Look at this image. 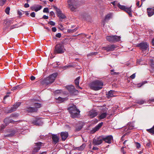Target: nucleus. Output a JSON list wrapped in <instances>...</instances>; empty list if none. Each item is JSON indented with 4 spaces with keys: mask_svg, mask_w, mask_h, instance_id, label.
<instances>
[{
    "mask_svg": "<svg viewBox=\"0 0 154 154\" xmlns=\"http://www.w3.org/2000/svg\"><path fill=\"white\" fill-rule=\"evenodd\" d=\"M103 85V83L102 82L97 80L92 82L90 86L92 90L97 91L102 89Z\"/></svg>",
    "mask_w": 154,
    "mask_h": 154,
    "instance_id": "f257e3e1",
    "label": "nucleus"
},
{
    "mask_svg": "<svg viewBox=\"0 0 154 154\" xmlns=\"http://www.w3.org/2000/svg\"><path fill=\"white\" fill-rule=\"evenodd\" d=\"M57 75V73L56 72L52 74L42 81V83L44 85H48L52 83L55 80Z\"/></svg>",
    "mask_w": 154,
    "mask_h": 154,
    "instance_id": "f03ea898",
    "label": "nucleus"
},
{
    "mask_svg": "<svg viewBox=\"0 0 154 154\" xmlns=\"http://www.w3.org/2000/svg\"><path fill=\"white\" fill-rule=\"evenodd\" d=\"M68 110L72 118L77 117L80 112V110L77 109L75 106L73 105L68 108Z\"/></svg>",
    "mask_w": 154,
    "mask_h": 154,
    "instance_id": "7ed1b4c3",
    "label": "nucleus"
},
{
    "mask_svg": "<svg viewBox=\"0 0 154 154\" xmlns=\"http://www.w3.org/2000/svg\"><path fill=\"white\" fill-rule=\"evenodd\" d=\"M67 3L70 10L74 11L79 6L78 0H68Z\"/></svg>",
    "mask_w": 154,
    "mask_h": 154,
    "instance_id": "20e7f679",
    "label": "nucleus"
},
{
    "mask_svg": "<svg viewBox=\"0 0 154 154\" xmlns=\"http://www.w3.org/2000/svg\"><path fill=\"white\" fill-rule=\"evenodd\" d=\"M65 49L62 44H59L56 45L54 51L55 54H62L64 52Z\"/></svg>",
    "mask_w": 154,
    "mask_h": 154,
    "instance_id": "39448f33",
    "label": "nucleus"
},
{
    "mask_svg": "<svg viewBox=\"0 0 154 154\" xmlns=\"http://www.w3.org/2000/svg\"><path fill=\"white\" fill-rule=\"evenodd\" d=\"M121 37L117 35H111L108 36L106 37V39L107 41L110 42L114 43L119 42L120 40Z\"/></svg>",
    "mask_w": 154,
    "mask_h": 154,
    "instance_id": "423d86ee",
    "label": "nucleus"
},
{
    "mask_svg": "<svg viewBox=\"0 0 154 154\" xmlns=\"http://www.w3.org/2000/svg\"><path fill=\"white\" fill-rule=\"evenodd\" d=\"M117 6L121 9L127 12L130 16L131 17V7L127 8L124 5H122L120 4H117Z\"/></svg>",
    "mask_w": 154,
    "mask_h": 154,
    "instance_id": "0eeeda50",
    "label": "nucleus"
},
{
    "mask_svg": "<svg viewBox=\"0 0 154 154\" xmlns=\"http://www.w3.org/2000/svg\"><path fill=\"white\" fill-rule=\"evenodd\" d=\"M103 141V136H100L93 140V144L94 145H99L102 143Z\"/></svg>",
    "mask_w": 154,
    "mask_h": 154,
    "instance_id": "6e6552de",
    "label": "nucleus"
},
{
    "mask_svg": "<svg viewBox=\"0 0 154 154\" xmlns=\"http://www.w3.org/2000/svg\"><path fill=\"white\" fill-rule=\"evenodd\" d=\"M137 46L140 48V49L142 50L143 52L146 50L149 47V45L147 43L141 42L137 45Z\"/></svg>",
    "mask_w": 154,
    "mask_h": 154,
    "instance_id": "1a4fd4ad",
    "label": "nucleus"
},
{
    "mask_svg": "<svg viewBox=\"0 0 154 154\" xmlns=\"http://www.w3.org/2000/svg\"><path fill=\"white\" fill-rule=\"evenodd\" d=\"M54 8L56 10L57 12V16L60 18L64 19L66 18L65 15L62 13L60 9L58 8L55 6H53Z\"/></svg>",
    "mask_w": 154,
    "mask_h": 154,
    "instance_id": "9d476101",
    "label": "nucleus"
},
{
    "mask_svg": "<svg viewBox=\"0 0 154 154\" xmlns=\"http://www.w3.org/2000/svg\"><path fill=\"white\" fill-rule=\"evenodd\" d=\"M116 48V46L114 45H108L107 46L102 47V49L106 50L107 51H112L114 50Z\"/></svg>",
    "mask_w": 154,
    "mask_h": 154,
    "instance_id": "9b49d317",
    "label": "nucleus"
},
{
    "mask_svg": "<svg viewBox=\"0 0 154 154\" xmlns=\"http://www.w3.org/2000/svg\"><path fill=\"white\" fill-rule=\"evenodd\" d=\"M43 143L41 142L35 143V147L32 151L33 154H35V153L37 152L40 149L41 146H42L41 145Z\"/></svg>",
    "mask_w": 154,
    "mask_h": 154,
    "instance_id": "f8f14e48",
    "label": "nucleus"
},
{
    "mask_svg": "<svg viewBox=\"0 0 154 154\" xmlns=\"http://www.w3.org/2000/svg\"><path fill=\"white\" fill-rule=\"evenodd\" d=\"M84 125L83 122L80 121L77 123L75 129V131L76 132L79 131L82 129Z\"/></svg>",
    "mask_w": 154,
    "mask_h": 154,
    "instance_id": "ddd939ff",
    "label": "nucleus"
},
{
    "mask_svg": "<svg viewBox=\"0 0 154 154\" xmlns=\"http://www.w3.org/2000/svg\"><path fill=\"white\" fill-rule=\"evenodd\" d=\"M66 88L69 92L72 94H75L78 92V91L75 88L74 86H69L66 87Z\"/></svg>",
    "mask_w": 154,
    "mask_h": 154,
    "instance_id": "4468645a",
    "label": "nucleus"
},
{
    "mask_svg": "<svg viewBox=\"0 0 154 154\" xmlns=\"http://www.w3.org/2000/svg\"><path fill=\"white\" fill-rule=\"evenodd\" d=\"M103 141L108 143H110L113 140V137L111 135L104 136H103Z\"/></svg>",
    "mask_w": 154,
    "mask_h": 154,
    "instance_id": "2eb2a0df",
    "label": "nucleus"
},
{
    "mask_svg": "<svg viewBox=\"0 0 154 154\" xmlns=\"http://www.w3.org/2000/svg\"><path fill=\"white\" fill-rule=\"evenodd\" d=\"M21 103L20 102H18L15 103L14 104L13 107H11V109L9 110V111L8 112L11 113L12 112L15 111L17 109L20 105Z\"/></svg>",
    "mask_w": 154,
    "mask_h": 154,
    "instance_id": "dca6fc26",
    "label": "nucleus"
},
{
    "mask_svg": "<svg viewBox=\"0 0 154 154\" xmlns=\"http://www.w3.org/2000/svg\"><path fill=\"white\" fill-rule=\"evenodd\" d=\"M103 125V122H102L98 125L97 126H96L95 127L92 129L91 131V133H94L98 130Z\"/></svg>",
    "mask_w": 154,
    "mask_h": 154,
    "instance_id": "f3484780",
    "label": "nucleus"
},
{
    "mask_svg": "<svg viewBox=\"0 0 154 154\" xmlns=\"http://www.w3.org/2000/svg\"><path fill=\"white\" fill-rule=\"evenodd\" d=\"M60 137L62 140L65 141L68 136V133L67 132H62L60 133Z\"/></svg>",
    "mask_w": 154,
    "mask_h": 154,
    "instance_id": "a211bd4d",
    "label": "nucleus"
},
{
    "mask_svg": "<svg viewBox=\"0 0 154 154\" xmlns=\"http://www.w3.org/2000/svg\"><path fill=\"white\" fill-rule=\"evenodd\" d=\"M36 126H41L43 124V122L40 119H36L32 122Z\"/></svg>",
    "mask_w": 154,
    "mask_h": 154,
    "instance_id": "6ab92c4d",
    "label": "nucleus"
},
{
    "mask_svg": "<svg viewBox=\"0 0 154 154\" xmlns=\"http://www.w3.org/2000/svg\"><path fill=\"white\" fill-rule=\"evenodd\" d=\"M26 110L28 112H36L38 109L33 107H27L26 108Z\"/></svg>",
    "mask_w": 154,
    "mask_h": 154,
    "instance_id": "aec40b11",
    "label": "nucleus"
},
{
    "mask_svg": "<svg viewBox=\"0 0 154 154\" xmlns=\"http://www.w3.org/2000/svg\"><path fill=\"white\" fill-rule=\"evenodd\" d=\"M52 139L53 140V143L55 144H56L57 143L59 142V138L56 135L54 134H52Z\"/></svg>",
    "mask_w": 154,
    "mask_h": 154,
    "instance_id": "412c9836",
    "label": "nucleus"
},
{
    "mask_svg": "<svg viewBox=\"0 0 154 154\" xmlns=\"http://www.w3.org/2000/svg\"><path fill=\"white\" fill-rule=\"evenodd\" d=\"M89 115L91 118H92L97 115V112L96 111L92 110L89 111Z\"/></svg>",
    "mask_w": 154,
    "mask_h": 154,
    "instance_id": "4be33fe9",
    "label": "nucleus"
},
{
    "mask_svg": "<svg viewBox=\"0 0 154 154\" xmlns=\"http://www.w3.org/2000/svg\"><path fill=\"white\" fill-rule=\"evenodd\" d=\"M42 6L41 5H34L31 7V9L32 11L37 12L42 8Z\"/></svg>",
    "mask_w": 154,
    "mask_h": 154,
    "instance_id": "5701e85b",
    "label": "nucleus"
},
{
    "mask_svg": "<svg viewBox=\"0 0 154 154\" xmlns=\"http://www.w3.org/2000/svg\"><path fill=\"white\" fill-rule=\"evenodd\" d=\"M148 14L149 17H151L154 14V9L151 8H147V9Z\"/></svg>",
    "mask_w": 154,
    "mask_h": 154,
    "instance_id": "b1692460",
    "label": "nucleus"
},
{
    "mask_svg": "<svg viewBox=\"0 0 154 154\" xmlns=\"http://www.w3.org/2000/svg\"><path fill=\"white\" fill-rule=\"evenodd\" d=\"M80 79V77L79 76L76 78L75 80V83L76 85V87L77 88H79L82 89V88L79 86V80Z\"/></svg>",
    "mask_w": 154,
    "mask_h": 154,
    "instance_id": "393cba45",
    "label": "nucleus"
},
{
    "mask_svg": "<svg viewBox=\"0 0 154 154\" xmlns=\"http://www.w3.org/2000/svg\"><path fill=\"white\" fill-rule=\"evenodd\" d=\"M107 115V114L106 112L104 111V112H101L98 116L99 119H103L106 117Z\"/></svg>",
    "mask_w": 154,
    "mask_h": 154,
    "instance_id": "a878e982",
    "label": "nucleus"
},
{
    "mask_svg": "<svg viewBox=\"0 0 154 154\" xmlns=\"http://www.w3.org/2000/svg\"><path fill=\"white\" fill-rule=\"evenodd\" d=\"M4 122L5 123V124H6V125H7L9 123H13L14 122V121L10 119L9 118H5V119L4 120Z\"/></svg>",
    "mask_w": 154,
    "mask_h": 154,
    "instance_id": "bb28decb",
    "label": "nucleus"
},
{
    "mask_svg": "<svg viewBox=\"0 0 154 154\" xmlns=\"http://www.w3.org/2000/svg\"><path fill=\"white\" fill-rule=\"evenodd\" d=\"M115 92L114 91L110 90L109 91L108 94H107V97H111L113 96H115V95H114Z\"/></svg>",
    "mask_w": 154,
    "mask_h": 154,
    "instance_id": "cd10ccee",
    "label": "nucleus"
},
{
    "mask_svg": "<svg viewBox=\"0 0 154 154\" xmlns=\"http://www.w3.org/2000/svg\"><path fill=\"white\" fill-rule=\"evenodd\" d=\"M66 100V98H62L60 97H59L57 99L56 102L58 103H60Z\"/></svg>",
    "mask_w": 154,
    "mask_h": 154,
    "instance_id": "c85d7f7f",
    "label": "nucleus"
},
{
    "mask_svg": "<svg viewBox=\"0 0 154 154\" xmlns=\"http://www.w3.org/2000/svg\"><path fill=\"white\" fill-rule=\"evenodd\" d=\"M85 146V144L83 143L82 145L80 146V147H77L76 149L82 151L83 150Z\"/></svg>",
    "mask_w": 154,
    "mask_h": 154,
    "instance_id": "c756f323",
    "label": "nucleus"
},
{
    "mask_svg": "<svg viewBox=\"0 0 154 154\" xmlns=\"http://www.w3.org/2000/svg\"><path fill=\"white\" fill-rule=\"evenodd\" d=\"M146 131L152 134H154V125L152 128L149 129H147Z\"/></svg>",
    "mask_w": 154,
    "mask_h": 154,
    "instance_id": "7c9ffc66",
    "label": "nucleus"
},
{
    "mask_svg": "<svg viewBox=\"0 0 154 154\" xmlns=\"http://www.w3.org/2000/svg\"><path fill=\"white\" fill-rule=\"evenodd\" d=\"M78 29L76 27L74 29H68L67 30V32L69 33H73L75 32Z\"/></svg>",
    "mask_w": 154,
    "mask_h": 154,
    "instance_id": "2f4dec72",
    "label": "nucleus"
},
{
    "mask_svg": "<svg viewBox=\"0 0 154 154\" xmlns=\"http://www.w3.org/2000/svg\"><path fill=\"white\" fill-rule=\"evenodd\" d=\"M34 106H35L34 108H36L37 109L41 107V105L38 103H35L34 104Z\"/></svg>",
    "mask_w": 154,
    "mask_h": 154,
    "instance_id": "473e14b6",
    "label": "nucleus"
},
{
    "mask_svg": "<svg viewBox=\"0 0 154 154\" xmlns=\"http://www.w3.org/2000/svg\"><path fill=\"white\" fill-rule=\"evenodd\" d=\"M19 27V26L18 24H16L15 25H12L11 26L10 28V29L11 30L12 29H13L15 28H17Z\"/></svg>",
    "mask_w": 154,
    "mask_h": 154,
    "instance_id": "72a5a7b5",
    "label": "nucleus"
},
{
    "mask_svg": "<svg viewBox=\"0 0 154 154\" xmlns=\"http://www.w3.org/2000/svg\"><path fill=\"white\" fill-rule=\"evenodd\" d=\"M112 16V14H108L105 17V20H109L110 18Z\"/></svg>",
    "mask_w": 154,
    "mask_h": 154,
    "instance_id": "f704fd0d",
    "label": "nucleus"
},
{
    "mask_svg": "<svg viewBox=\"0 0 154 154\" xmlns=\"http://www.w3.org/2000/svg\"><path fill=\"white\" fill-rule=\"evenodd\" d=\"M137 103L140 105H142L144 103L145 101L143 100H138Z\"/></svg>",
    "mask_w": 154,
    "mask_h": 154,
    "instance_id": "c9c22d12",
    "label": "nucleus"
},
{
    "mask_svg": "<svg viewBox=\"0 0 154 154\" xmlns=\"http://www.w3.org/2000/svg\"><path fill=\"white\" fill-rule=\"evenodd\" d=\"M15 134L14 131L12 132L10 134L6 135L7 137H12L14 136Z\"/></svg>",
    "mask_w": 154,
    "mask_h": 154,
    "instance_id": "e433bc0d",
    "label": "nucleus"
},
{
    "mask_svg": "<svg viewBox=\"0 0 154 154\" xmlns=\"http://www.w3.org/2000/svg\"><path fill=\"white\" fill-rule=\"evenodd\" d=\"M10 8L9 7H8L5 10V13L8 14H9Z\"/></svg>",
    "mask_w": 154,
    "mask_h": 154,
    "instance_id": "4c0bfd02",
    "label": "nucleus"
},
{
    "mask_svg": "<svg viewBox=\"0 0 154 154\" xmlns=\"http://www.w3.org/2000/svg\"><path fill=\"white\" fill-rule=\"evenodd\" d=\"M111 3L115 7H116L117 5V4H118L117 3V2L116 1H114Z\"/></svg>",
    "mask_w": 154,
    "mask_h": 154,
    "instance_id": "58836bf2",
    "label": "nucleus"
},
{
    "mask_svg": "<svg viewBox=\"0 0 154 154\" xmlns=\"http://www.w3.org/2000/svg\"><path fill=\"white\" fill-rule=\"evenodd\" d=\"M6 0H0V5L2 6L5 2Z\"/></svg>",
    "mask_w": 154,
    "mask_h": 154,
    "instance_id": "ea45409f",
    "label": "nucleus"
},
{
    "mask_svg": "<svg viewBox=\"0 0 154 154\" xmlns=\"http://www.w3.org/2000/svg\"><path fill=\"white\" fill-rule=\"evenodd\" d=\"M48 24L51 26H54L55 23L53 21H51L48 22Z\"/></svg>",
    "mask_w": 154,
    "mask_h": 154,
    "instance_id": "a19ab883",
    "label": "nucleus"
},
{
    "mask_svg": "<svg viewBox=\"0 0 154 154\" xmlns=\"http://www.w3.org/2000/svg\"><path fill=\"white\" fill-rule=\"evenodd\" d=\"M43 12L44 13H48L49 10L48 8H45L43 9Z\"/></svg>",
    "mask_w": 154,
    "mask_h": 154,
    "instance_id": "79ce46f5",
    "label": "nucleus"
},
{
    "mask_svg": "<svg viewBox=\"0 0 154 154\" xmlns=\"http://www.w3.org/2000/svg\"><path fill=\"white\" fill-rule=\"evenodd\" d=\"M97 54V52H93L91 53L90 54H89L88 56H92L93 55H96Z\"/></svg>",
    "mask_w": 154,
    "mask_h": 154,
    "instance_id": "37998d69",
    "label": "nucleus"
},
{
    "mask_svg": "<svg viewBox=\"0 0 154 154\" xmlns=\"http://www.w3.org/2000/svg\"><path fill=\"white\" fill-rule=\"evenodd\" d=\"M30 15L32 17H34L35 16V13L34 12H32L30 14Z\"/></svg>",
    "mask_w": 154,
    "mask_h": 154,
    "instance_id": "c03bdc74",
    "label": "nucleus"
},
{
    "mask_svg": "<svg viewBox=\"0 0 154 154\" xmlns=\"http://www.w3.org/2000/svg\"><path fill=\"white\" fill-rule=\"evenodd\" d=\"M61 34L60 33H59L56 35V36L59 38H60L61 37Z\"/></svg>",
    "mask_w": 154,
    "mask_h": 154,
    "instance_id": "a18cd8bd",
    "label": "nucleus"
},
{
    "mask_svg": "<svg viewBox=\"0 0 154 154\" xmlns=\"http://www.w3.org/2000/svg\"><path fill=\"white\" fill-rule=\"evenodd\" d=\"M136 147L138 149L140 147V145L139 143H136Z\"/></svg>",
    "mask_w": 154,
    "mask_h": 154,
    "instance_id": "49530a36",
    "label": "nucleus"
},
{
    "mask_svg": "<svg viewBox=\"0 0 154 154\" xmlns=\"http://www.w3.org/2000/svg\"><path fill=\"white\" fill-rule=\"evenodd\" d=\"M142 61V59H140L139 60H137V63L138 64H141L140 62Z\"/></svg>",
    "mask_w": 154,
    "mask_h": 154,
    "instance_id": "de8ad7c7",
    "label": "nucleus"
},
{
    "mask_svg": "<svg viewBox=\"0 0 154 154\" xmlns=\"http://www.w3.org/2000/svg\"><path fill=\"white\" fill-rule=\"evenodd\" d=\"M135 77V73H134L131 75L130 76V78L132 79H134Z\"/></svg>",
    "mask_w": 154,
    "mask_h": 154,
    "instance_id": "09e8293b",
    "label": "nucleus"
},
{
    "mask_svg": "<svg viewBox=\"0 0 154 154\" xmlns=\"http://www.w3.org/2000/svg\"><path fill=\"white\" fill-rule=\"evenodd\" d=\"M50 14L51 16H54L55 15L54 12L53 11H51L50 12Z\"/></svg>",
    "mask_w": 154,
    "mask_h": 154,
    "instance_id": "8fccbe9b",
    "label": "nucleus"
},
{
    "mask_svg": "<svg viewBox=\"0 0 154 154\" xmlns=\"http://www.w3.org/2000/svg\"><path fill=\"white\" fill-rule=\"evenodd\" d=\"M17 87H18V90H20L23 88V86L21 85H17Z\"/></svg>",
    "mask_w": 154,
    "mask_h": 154,
    "instance_id": "3c124183",
    "label": "nucleus"
},
{
    "mask_svg": "<svg viewBox=\"0 0 154 154\" xmlns=\"http://www.w3.org/2000/svg\"><path fill=\"white\" fill-rule=\"evenodd\" d=\"M57 29L55 27H52V30L53 32H55L56 31Z\"/></svg>",
    "mask_w": 154,
    "mask_h": 154,
    "instance_id": "603ef678",
    "label": "nucleus"
},
{
    "mask_svg": "<svg viewBox=\"0 0 154 154\" xmlns=\"http://www.w3.org/2000/svg\"><path fill=\"white\" fill-rule=\"evenodd\" d=\"M137 2V3H136V5L139 7H141V5H140H140H139V4H140V3H139V2L138 1H136Z\"/></svg>",
    "mask_w": 154,
    "mask_h": 154,
    "instance_id": "864d4df0",
    "label": "nucleus"
},
{
    "mask_svg": "<svg viewBox=\"0 0 154 154\" xmlns=\"http://www.w3.org/2000/svg\"><path fill=\"white\" fill-rule=\"evenodd\" d=\"M48 16H47L45 15H44L42 17V18H43L44 19H48Z\"/></svg>",
    "mask_w": 154,
    "mask_h": 154,
    "instance_id": "5fc2aeb1",
    "label": "nucleus"
},
{
    "mask_svg": "<svg viewBox=\"0 0 154 154\" xmlns=\"http://www.w3.org/2000/svg\"><path fill=\"white\" fill-rule=\"evenodd\" d=\"M35 78L33 76H32L30 77V79L31 80L33 81L35 79Z\"/></svg>",
    "mask_w": 154,
    "mask_h": 154,
    "instance_id": "6e6d98bb",
    "label": "nucleus"
},
{
    "mask_svg": "<svg viewBox=\"0 0 154 154\" xmlns=\"http://www.w3.org/2000/svg\"><path fill=\"white\" fill-rule=\"evenodd\" d=\"M24 7L26 8H27L29 7V5L28 3H26L24 5Z\"/></svg>",
    "mask_w": 154,
    "mask_h": 154,
    "instance_id": "4d7b16f0",
    "label": "nucleus"
},
{
    "mask_svg": "<svg viewBox=\"0 0 154 154\" xmlns=\"http://www.w3.org/2000/svg\"><path fill=\"white\" fill-rule=\"evenodd\" d=\"M7 23H10V24L13 23V21H12V20H8V21L7 22Z\"/></svg>",
    "mask_w": 154,
    "mask_h": 154,
    "instance_id": "13d9d810",
    "label": "nucleus"
},
{
    "mask_svg": "<svg viewBox=\"0 0 154 154\" xmlns=\"http://www.w3.org/2000/svg\"><path fill=\"white\" fill-rule=\"evenodd\" d=\"M147 83V82L146 81H145L142 82L141 84V85L140 86H139V87H141L144 84L146 83Z\"/></svg>",
    "mask_w": 154,
    "mask_h": 154,
    "instance_id": "bf43d9fd",
    "label": "nucleus"
},
{
    "mask_svg": "<svg viewBox=\"0 0 154 154\" xmlns=\"http://www.w3.org/2000/svg\"><path fill=\"white\" fill-rule=\"evenodd\" d=\"M17 87H17V86L14 87L12 89L13 90H17V89L18 90Z\"/></svg>",
    "mask_w": 154,
    "mask_h": 154,
    "instance_id": "052dcab7",
    "label": "nucleus"
},
{
    "mask_svg": "<svg viewBox=\"0 0 154 154\" xmlns=\"http://www.w3.org/2000/svg\"><path fill=\"white\" fill-rule=\"evenodd\" d=\"M18 14L20 16H21L22 15V12L20 11H18Z\"/></svg>",
    "mask_w": 154,
    "mask_h": 154,
    "instance_id": "680f3d73",
    "label": "nucleus"
},
{
    "mask_svg": "<svg viewBox=\"0 0 154 154\" xmlns=\"http://www.w3.org/2000/svg\"><path fill=\"white\" fill-rule=\"evenodd\" d=\"M119 74V73L116 72H113V73H112V74L113 75H117Z\"/></svg>",
    "mask_w": 154,
    "mask_h": 154,
    "instance_id": "e2e57ef3",
    "label": "nucleus"
},
{
    "mask_svg": "<svg viewBox=\"0 0 154 154\" xmlns=\"http://www.w3.org/2000/svg\"><path fill=\"white\" fill-rule=\"evenodd\" d=\"M92 149L94 150H97L98 149V148L97 147H93Z\"/></svg>",
    "mask_w": 154,
    "mask_h": 154,
    "instance_id": "0e129e2a",
    "label": "nucleus"
},
{
    "mask_svg": "<svg viewBox=\"0 0 154 154\" xmlns=\"http://www.w3.org/2000/svg\"><path fill=\"white\" fill-rule=\"evenodd\" d=\"M125 134L122 137H121V140H123V138L124 137H125Z\"/></svg>",
    "mask_w": 154,
    "mask_h": 154,
    "instance_id": "69168bd1",
    "label": "nucleus"
},
{
    "mask_svg": "<svg viewBox=\"0 0 154 154\" xmlns=\"http://www.w3.org/2000/svg\"><path fill=\"white\" fill-rule=\"evenodd\" d=\"M40 154H46V152H42Z\"/></svg>",
    "mask_w": 154,
    "mask_h": 154,
    "instance_id": "338daca9",
    "label": "nucleus"
},
{
    "mask_svg": "<svg viewBox=\"0 0 154 154\" xmlns=\"http://www.w3.org/2000/svg\"><path fill=\"white\" fill-rule=\"evenodd\" d=\"M152 45H154V39L152 40Z\"/></svg>",
    "mask_w": 154,
    "mask_h": 154,
    "instance_id": "774afa93",
    "label": "nucleus"
}]
</instances>
